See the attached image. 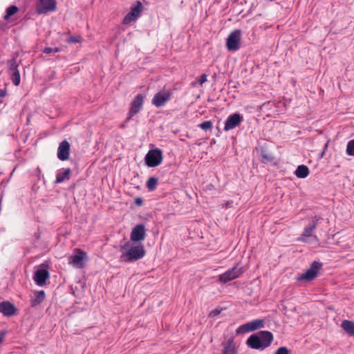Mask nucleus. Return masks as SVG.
<instances>
[{
  "label": "nucleus",
  "mask_w": 354,
  "mask_h": 354,
  "mask_svg": "<svg viewBox=\"0 0 354 354\" xmlns=\"http://www.w3.org/2000/svg\"><path fill=\"white\" fill-rule=\"evenodd\" d=\"M241 35L240 30H234L229 35L226 41V47L228 50L236 51L239 49Z\"/></svg>",
  "instance_id": "nucleus-7"
},
{
  "label": "nucleus",
  "mask_w": 354,
  "mask_h": 354,
  "mask_svg": "<svg viewBox=\"0 0 354 354\" xmlns=\"http://www.w3.org/2000/svg\"><path fill=\"white\" fill-rule=\"evenodd\" d=\"M232 201H227V202H226V203H225L224 207H225V208H229V207H230L232 206Z\"/></svg>",
  "instance_id": "nucleus-40"
},
{
  "label": "nucleus",
  "mask_w": 354,
  "mask_h": 354,
  "mask_svg": "<svg viewBox=\"0 0 354 354\" xmlns=\"http://www.w3.org/2000/svg\"><path fill=\"white\" fill-rule=\"evenodd\" d=\"M19 10L16 6H10L6 10V13L4 16L5 19H8L11 16L15 15Z\"/></svg>",
  "instance_id": "nucleus-28"
},
{
  "label": "nucleus",
  "mask_w": 354,
  "mask_h": 354,
  "mask_svg": "<svg viewBox=\"0 0 354 354\" xmlns=\"http://www.w3.org/2000/svg\"><path fill=\"white\" fill-rule=\"evenodd\" d=\"M71 147L69 142L64 140L62 141L57 148V158L62 161L67 160L70 156Z\"/></svg>",
  "instance_id": "nucleus-15"
},
{
  "label": "nucleus",
  "mask_w": 354,
  "mask_h": 354,
  "mask_svg": "<svg viewBox=\"0 0 354 354\" xmlns=\"http://www.w3.org/2000/svg\"><path fill=\"white\" fill-rule=\"evenodd\" d=\"M71 170L70 168L62 169L59 170L56 175L55 184H59L64 181L68 180L71 176Z\"/></svg>",
  "instance_id": "nucleus-18"
},
{
  "label": "nucleus",
  "mask_w": 354,
  "mask_h": 354,
  "mask_svg": "<svg viewBox=\"0 0 354 354\" xmlns=\"http://www.w3.org/2000/svg\"><path fill=\"white\" fill-rule=\"evenodd\" d=\"M221 310L220 309H218V308L214 309L210 312L209 316H211V317L216 316L221 313Z\"/></svg>",
  "instance_id": "nucleus-36"
},
{
  "label": "nucleus",
  "mask_w": 354,
  "mask_h": 354,
  "mask_svg": "<svg viewBox=\"0 0 354 354\" xmlns=\"http://www.w3.org/2000/svg\"><path fill=\"white\" fill-rule=\"evenodd\" d=\"M250 331H251V330L250 328V326L248 324V322H247L244 324L241 325L239 327H238L237 329L236 330V333L237 335L245 334V333H249Z\"/></svg>",
  "instance_id": "nucleus-27"
},
{
  "label": "nucleus",
  "mask_w": 354,
  "mask_h": 354,
  "mask_svg": "<svg viewBox=\"0 0 354 354\" xmlns=\"http://www.w3.org/2000/svg\"><path fill=\"white\" fill-rule=\"evenodd\" d=\"M236 351L233 344V340H228L224 346L222 354H236Z\"/></svg>",
  "instance_id": "nucleus-23"
},
{
  "label": "nucleus",
  "mask_w": 354,
  "mask_h": 354,
  "mask_svg": "<svg viewBox=\"0 0 354 354\" xmlns=\"http://www.w3.org/2000/svg\"><path fill=\"white\" fill-rule=\"evenodd\" d=\"M39 14H45L56 10L55 0H39L36 6Z\"/></svg>",
  "instance_id": "nucleus-10"
},
{
  "label": "nucleus",
  "mask_w": 354,
  "mask_h": 354,
  "mask_svg": "<svg viewBox=\"0 0 354 354\" xmlns=\"http://www.w3.org/2000/svg\"><path fill=\"white\" fill-rule=\"evenodd\" d=\"M49 277L50 274L48 270L41 268L35 272L33 279L37 286H43Z\"/></svg>",
  "instance_id": "nucleus-16"
},
{
  "label": "nucleus",
  "mask_w": 354,
  "mask_h": 354,
  "mask_svg": "<svg viewBox=\"0 0 354 354\" xmlns=\"http://www.w3.org/2000/svg\"><path fill=\"white\" fill-rule=\"evenodd\" d=\"M87 256L86 252H83L80 249H75L74 254L71 255L68 259V263L73 265L77 268H82L84 265V260Z\"/></svg>",
  "instance_id": "nucleus-9"
},
{
  "label": "nucleus",
  "mask_w": 354,
  "mask_h": 354,
  "mask_svg": "<svg viewBox=\"0 0 354 354\" xmlns=\"http://www.w3.org/2000/svg\"><path fill=\"white\" fill-rule=\"evenodd\" d=\"M274 354H290V351L286 347L281 346V347H279L276 351Z\"/></svg>",
  "instance_id": "nucleus-34"
},
{
  "label": "nucleus",
  "mask_w": 354,
  "mask_h": 354,
  "mask_svg": "<svg viewBox=\"0 0 354 354\" xmlns=\"http://www.w3.org/2000/svg\"><path fill=\"white\" fill-rule=\"evenodd\" d=\"M171 97V91L162 90L154 95L151 100V104L157 108L162 107L170 100Z\"/></svg>",
  "instance_id": "nucleus-8"
},
{
  "label": "nucleus",
  "mask_w": 354,
  "mask_h": 354,
  "mask_svg": "<svg viewBox=\"0 0 354 354\" xmlns=\"http://www.w3.org/2000/svg\"><path fill=\"white\" fill-rule=\"evenodd\" d=\"M135 203L138 205V206H142V204H143V201L142 199V198L140 197H138L135 199Z\"/></svg>",
  "instance_id": "nucleus-38"
},
{
  "label": "nucleus",
  "mask_w": 354,
  "mask_h": 354,
  "mask_svg": "<svg viewBox=\"0 0 354 354\" xmlns=\"http://www.w3.org/2000/svg\"><path fill=\"white\" fill-rule=\"evenodd\" d=\"M322 263L318 261H313L310 268L302 274L297 277V281H312L317 277L319 270L322 268Z\"/></svg>",
  "instance_id": "nucleus-5"
},
{
  "label": "nucleus",
  "mask_w": 354,
  "mask_h": 354,
  "mask_svg": "<svg viewBox=\"0 0 354 354\" xmlns=\"http://www.w3.org/2000/svg\"><path fill=\"white\" fill-rule=\"evenodd\" d=\"M37 171L40 172V169L39 167L37 168Z\"/></svg>",
  "instance_id": "nucleus-41"
},
{
  "label": "nucleus",
  "mask_w": 354,
  "mask_h": 354,
  "mask_svg": "<svg viewBox=\"0 0 354 354\" xmlns=\"http://www.w3.org/2000/svg\"><path fill=\"white\" fill-rule=\"evenodd\" d=\"M17 67V59L15 58L12 59L9 62V73L11 80L15 86H18L21 80L20 73Z\"/></svg>",
  "instance_id": "nucleus-14"
},
{
  "label": "nucleus",
  "mask_w": 354,
  "mask_h": 354,
  "mask_svg": "<svg viewBox=\"0 0 354 354\" xmlns=\"http://www.w3.org/2000/svg\"><path fill=\"white\" fill-rule=\"evenodd\" d=\"M158 179L156 177H150L147 182L146 187L149 191H154L158 185Z\"/></svg>",
  "instance_id": "nucleus-25"
},
{
  "label": "nucleus",
  "mask_w": 354,
  "mask_h": 354,
  "mask_svg": "<svg viewBox=\"0 0 354 354\" xmlns=\"http://www.w3.org/2000/svg\"><path fill=\"white\" fill-rule=\"evenodd\" d=\"M295 174L299 178H305L309 174V169L304 165H299L295 171Z\"/></svg>",
  "instance_id": "nucleus-20"
},
{
  "label": "nucleus",
  "mask_w": 354,
  "mask_h": 354,
  "mask_svg": "<svg viewBox=\"0 0 354 354\" xmlns=\"http://www.w3.org/2000/svg\"><path fill=\"white\" fill-rule=\"evenodd\" d=\"M138 17L135 16V15H131V12H129L124 18L123 23L125 24H129L130 22L136 20Z\"/></svg>",
  "instance_id": "nucleus-31"
},
{
  "label": "nucleus",
  "mask_w": 354,
  "mask_h": 354,
  "mask_svg": "<svg viewBox=\"0 0 354 354\" xmlns=\"http://www.w3.org/2000/svg\"><path fill=\"white\" fill-rule=\"evenodd\" d=\"M261 161L264 163L272 162L274 160L272 155L264 149L261 150Z\"/></svg>",
  "instance_id": "nucleus-24"
},
{
  "label": "nucleus",
  "mask_w": 354,
  "mask_h": 354,
  "mask_svg": "<svg viewBox=\"0 0 354 354\" xmlns=\"http://www.w3.org/2000/svg\"><path fill=\"white\" fill-rule=\"evenodd\" d=\"M343 330L350 336L354 337V322L349 320H344L341 324Z\"/></svg>",
  "instance_id": "nucleus-21"
},
{
  "label": "nucleus",
  "mask_w": 354,
  "mask_h": 354,
  "mask_svg": "<svg viewBox=\"0 0 354 354\" xmlns=\"http://www.w3.org/2000/svg\"><path fill=\"white\" fill-rule=\"evenodd\" d=\"M17 308L10 301H4L0 303V313L6 317H11L16 313Z\"/></svg>",
  "instance_id": "nucleus-17"
},
{
  "label": "nucleus",
  "mask_w": 354,
  "mask_h": 354,
  "mask_svg": "<svg viewBox=\"0 0 354 354\" xmlns=\"http://www.w3.org/2000/svg\"><path fill=\"white\" fill-rule=\"evenodd\" d=\"M163 160L162 151L160 149H150L145 157V164L149 167H155L160 165Z\"/></svg>",
  "instance_id": "nucleus-4"
},
{
  "label": "nucleus",
  "mask_w": 354,
  "mask_h": 354,
  "mask_svg": "<svg viewBox=\"0 0 354 354\" xmlns=\"http://www.w3.org/2000/svg\"><path fill=\"white\" fill-rule=\"evenodd\" d=\"M143 99L144 97L142 94H138L131 102L129 111L127 118V120H129L142 109L143 106Z\"/></svg>",
  "instance_id": "nucleus-11"
},
{
  "label": "nucleus",
  "mask_w": 354,
  "mask_h": 354,
  "mask_svg": "<svg viewBox=\"0 0 354 354\" xmlns=\"http://www.w3.org/2000/svg\"><path fill=\"white\" fill-rule=\"evenodd\" d=\"M142 9V4L140 1H136V4L131 9V15H135L136 17H138Z\"/></svg>",
  "instance_id": "nucleus-26"
},
{
  "label": "nucleus",
  "mask_w": 354,
  "mask_h": 354,
  "mask_svg": "<svg viewBox=\"0 0 354 354\" xmlns=\"http://www.w3.org/2000/svg\"><path fill=\"white\" fill-rule=\"evenodd\" d=\"M46 297L45 292L44 290L36 291L34 293V297L30 299V306L35 307L41 304Z\"/></svg>",
  "instance_id": "nucleus-19"
},
{
  "label": "nucleus",
  "mask_w": 354,
  "mask_h": 354,
  "mask_svg": "<svg viewBox=\"0 0 354 354\" xmlns=\"http://www.w3.org/2000/svg\"><path fill=\"white\" fill-rule=\"evenodd\" d=\"M248 324L251 331H254L257 329L263 328L264 321L263 319H254L251 322H248Z\"/></svg>",
  "instance_id": "nucleus-22"
},
{
  "label": "nucleus",
  "mask_w": 354,
  "mask_h": 354,
  "mask_svg": "<svg viewBox=\"0 0 354 354\" xmlns=\"http://www.w3.org/2000/svg\"><path fill=\"white\" fill-rule=\"evenodd\" d=\"M243 121V116L237 113H233L227 117L225 120L224 131H228L230 130L234 129Z\"/></svg>",
  "instance_id": "nucleus-12"
},
{
  "label": "nucleus",
  "mask_w": 354,
  "mask_h": 354,
  "mask_svg": "<svg viewBox=\"0 0 354 354\" xmlns=\"http://www.w3.org/2000/svg\"><path fill=\"white\" fill-rule=\"evenodd\" d=\"M59 51H60V49L59 48L47 47L43 50V53H46V54H50V53H58Z\"/></svg>",
  "instance_id": "nucleus-33"
},
{
  "label": "nucleus",
  "mask_w": 354,
  "mask_h": 354,
  "mask_svg": "<svg viewBox=\"0 0 354 354\" xmlns=\"http://www.w3.org/2000/svg\"><path fill=\"white\" fill-rule=\"evenodd\" d=\"M138 17L135 16V15H131V12H129L124 18L123 23L125 24H129L130 22L136 20Z\"/></svg>",
  "instance_id": "nucleus-32"
},
{
  "label": "nucleus",
  "mask_w": 354,
  "mask_h": 354,
  "mask_svg": "<svg viewBox=\"0 0 354 354\" xmlns=\"http://www.w3.org/2000/svg\"><path fill=\"white\" fill-rule=\"evenodd\" d=\"M346 153L348 156H354V139H352L347 142Z\"/></svg>",
  "instance_id": "nucleus-29"
},
{
  "label": "nucleus",
  "mask_w": 354,
  "mask_h": 354,
  "mask_svg": "<svg viewBox=\"0 0 354 354\" xmlns=\"http://www.w3.org/2000/svg\"><path fill=\"white\" fill-rule=\"evenodd\" d=\"M204 131H210L213 127V123L210 120L205 121L198 125Z\"/></svg>",
  "instance_id": "nucleus-30"
},
{
  "label": "nucleus",
  "mask_w": 354,
  "mask_h": 354,
  "mask_svg": "<svg viewBox=\"0 0 354 354\" xmlns=\"http://www.w3.org/2000/svg\"><path fill=\"white\" fill-rule=\"evenodd\" d=\"M207 75L205 74H203L197 80V82L199 85H202L203 83L207 82Z\"/></svg>",
  "instance_id": "nucleus-35"
},
{
  "label": "nucleus",
  "mask_w": 354,
  "mask_h": 354,
  "mask_svg": "<svg viewBox=\"0 0 354 354\" xmlns=\"http://www.w3.org/2000/svg\"><path fill=\"white\" fill-rule=\"evenodd\" d=\"M273 341V335L268 330H261L251 335L247 339V345L252 348L263 351L268 347Z\"/></svg>",
  "instance_id": "nucleus-2"
},
{
  "label": "nucleus",
  "mask_w": 354,
  "mask_h": 354,
  "mask_svg": "<svg viewBox=\"0 0 354 354\" xmlns=\"http://www.w3.org/2000/svg\"><path fill=\"white\" fill-rule=\"evenodd\" d=\"M7 95L6 89H0V98L4 97Z\"/></svg>",
  "instance_id": "nucleus-39"
},
{
  "label": "nucleus",
  "mask_w": 354,
  "mask_h": 354,
  "mask_svg": "<svg viewBox=\"0 0 354 354\" xmlns=\"http://www.w3.org/2000/svg\"><path fill=\"white\" fill-rule=\"evenodd\" d=\"M244 272L243 268L239 267L237 265L227 270L223 274L219 275V281L223 283H226L235 279L240 277Z\"/></svg>",
  "instance_id": "nucleus-6"
},
{
  "label": "nucleus",
  "mask_w": 354,
  "mask_h": 354,
  "mask_svg": "<svg viewBox=\"0 0 354 354\" xmlns=\"http://www.w3.org/2000/svg\"><path fill=\"white\" fill-rule=\"evenodd\" d=\"M120 251L121 261L133 263L142 259L145 255V250L142 245H132L130 242H127L120 246Z\"/></svg>",
  "instance_id": "nucleus-1"
},
{
  "label": "nucleus",
  "mask_w": 354,
  "mask_h": 354,
  "mask_svg": "<svg viewBox=\"0 0 354 354\" xmlns=\"http://www.w3.org/2000/svg\"><path fill=\"white\" fill-rule=\"evenodd\" d=\"M79 41H80V40H79L78 37H77L76 36H71L68 39V42H71V43H78Z\"/></svg>",
  "instance_id": "nucleus-37"
},
{
  "label": "nucleus",
  "mask_w": 354,
  "mask_h": 354,
  "mask_svg": "<svg viewBox=\"0 0 354 354\" xmlns=\"http://www.w3.org/2000/svg\"><path fill=\"white\" fill-rule=\"evenodd\" d=\"M146 236V229L143 224L136 225L131 230L130 238L132 241H143Z\"/></svg>",
  "instance_id": "nucleus-13"
},
{
  "label": "nucleus",
  "mask_w": 354,
  "mask_h": 354,
  "mask_svg": "<svg viewBox=\"0 0 354 354\" xmlns=\"http://www.w3.org/2000/svg\"><path fill=\"white\" fill-rule=\"evenodd\" d=\"M322 220V218L319 216H315L312 220L311 223L305 227L302 234L298 239L299 241L306 243H312L314 241H317L318 239L316 235H313V232L316 229L317 223Z\"/></svg>",
  "instance_id": "nucleus-3"
}]
</instances>
